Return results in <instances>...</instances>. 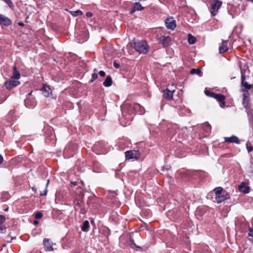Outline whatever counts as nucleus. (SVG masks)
<instances>
[{
    "instance_id": "f257e3e1",
    "label": "nucleus",
    "mask_w": 253,
    "mask_h": 253,
    "mask_svg": "<svg viewBox=\"0 0 253 253\" xmlns=\"http://www.w3.org/2000/svg\"><path fill=\"white\" fill-rule=\"evenodd\" d=\"M215 194V200L217 203H220L229 198L228 193L224 191L222 187H218L214 189Z\"/></svg>"
},
{
    "instance_id": "f03ea898",
    "label": "nucleus",
    "mask_w": 253,
    "mask_h": 253,
    "mask_svg": "<svg viewBox=\"0 0 253 253\" xmlns=\"http://www.w3.org/2000/svg\"><path fill=\"white\" fill-rule=\"evenodd\" d=\"M132 46L136 51L140 53L146 54L148 51V45L144 41L133 42Z\"/></svg>"
},
{
    "instance_id": "7ed1b4c3",
    "label": "nucleus",
    "mask_w": 253,
    "mask_h": 253,
    "mask_svg": "<svg viewBox=\"0 0 253 253\" xmlns=\"http://www.w3.org/2000/svg\"><path fill=\"white\" fill-rule=\"evenodd\" d=\"M205 93L206 95L216 99L220 103V106L223 108L225 105V97L220 94H216L209 90H205Z\"/></svg>"
},
{
    "instance_id": "20e7f679",
    "label": "nucleus",
    "mask_w": 253,
    "mask_h": 253,
    "mask_svg": "<svg viewBox=\"0 0 253 253\" xmlns=\"http://www.w3.org/2000/svg\"><path fill=\"white\" fill-rule=\"evenodd\" d=\"M221 5L222 2L219 0H214L212 1L211 4L210 12L213 16H215L217 14Z\"/></svg>"
},
{
    "instance_id": "39448f33",
    "label": "nucleus",
    "mask_w": 253,
    "mask_h": 253,
    "mask_svg": "<svg viewBox=\"0 0 253 253\" xmlns=\"http://www.w3.org/2000/svg\"><path fill=\"white\" fill-rule=\"evenodd\" d=\"M126 159H138L140 157V153L136 150L127 151L125 152Z\"/></svg>"
},
{
    "instance_id": "423d86ee",
    "label": "nucleus",
    "mask_w": 253,
    "mask_h": 253,
    "mask_svg": "<svg viewBox=\"0 0 253 253\" xmlns=\"http://www.w3.org/2000/svg\"><path fill=\"white\" fill-rule=\"evenodd\" d=\"M241 79V84L242 87V89L243 92H246V91H248L249 89H251L252 85V84H248V83L246 81V76L245 75V72H243V71H242Z\"/></svg>"
},
{
    "instance_id": "0eeeda50",
    "label": "nucleus",
    "mask_w": 253,
    "mask_h": 253,
    "mask_svg": "<svg viewBox=\"0 0 253 253\" xmlns=\"http://www.w3.org/2000/svg\"><path fill=\"white\" fill-rule=\"evenodd\" d=\"M19 84V81L15 79H13V78H10V79L8 81H7L4 83V85L7 89H11L14 87H15L17 85H18Z\"/></svg>"
},
{
    "instance_id": "6e6552de",
    "label": "nucleus",
    "mask_w": 253,
    "mask_h": 253,
    "mask_svg": "<svg viewBox=\"0 0 253 253\" xmlns=\"http://www.w3.org/2000/svg\"><path fill=\"white\" fill-rule=\"evenodd\" d=\"M165 25L168 29L173 30L176 27V22L173 18H169L166 19Z\"/></svg>"
},
{
    "instance_id": "1a4fd4ad",
    "label": "nucleus",
    "mask_w": 253,
    "mask_h": 253,
    "mask_svg": "<svg viewBox=\"0 0 253 253\" xmlns=\"http://www.w3.org/2000/svg\"><path fill=\"white\" fill-rule=\"evenodd\" d=\"M224 139L225 142L228 143H236L237 144L240 143V141L238 137L234 135L230 137H225Z\"/></svg>"
},
{
    "instance_id": "9d476101",
    "label": "nucleus",
    "mask_w": 253,
    "mask_h": 253,
    "mask_svg": "<svg viewBox=\"0 0 253 253\" xmlns=\"http://www.w3.org/2000/svg\"><path fill=\"white\" fill-rule=\"evenodd\" d=\"M43 244L46 251H52L53 250L52 242L49 239L44 238L43 241Z\"/></svg>"
},
{
    "instance_id": "9b49d317",
    "label": "nucleus",
    "mask_w": 253,
    "mask_h": 253,
    "mask_svg": "<svg viewBox=\"0 0 253 253\" xmlns=\"http://www.w3.org/2000/svg\"><path fill=\"white\" fill-rule=\"evenodd\" d=\"M175 91L174 89L172 90H169L168 88L164 90L163 96L164 98L168 100H171L173 98V92Z\"/></svg>"
},
{
    "instance_id": "f8f14e48",
    "label": "nucleus",
    "mask_w": 253,
    "mask_h": 253,
    "mask_svg": "<svg viewBox=\"0 0 253 253\" xmlns=\"http://www.w3.org/2000/svg\"><path fill=\"white\" fill-rule=\"evenodd\" d=\"M159 42H161L164 46L166 47L169 45L171 41V38L169 36H162L159 39Z\"/></svg>"
},
{
    "instance_id": "ddd939ff",
    "label": "nucleus",
    "mask_w": 253,
    "mask_h": 253,
    "mask_svg": "<svg viewBox=\"0 0 253 253\" xmlns=\"http://www.w3.org/2000/svg\"><path fill=\"white\" fill-rule=\"evenodd\" d=\"M11 23L10 20L2 14H0V24L5 26L10 25Z\"/></svg>"
},
{
    "instance_id": "4468645a",
    "label": "nucleus",
    "mask_w": 253,
    "mask_h": 253,
    "mask_svg": "<svg viewBox=\"0 0 253 253\" xmlns=\"http://www.w3.org/2000/svg\"><path fill=\"white\" fill-rule=\"evenodd\" d=\"M227 44L228 41H222L221 45L219 47V52L220 53H223L229 49V47Z\"/></svg>"
},
{
    "instance_id": "2eb2a0df",
    "label": "nucleus",
    "mask_w": 253,
    "mask_h": 253,
    "mask_svg": "<svg viewBox=\"0 0 253 253\" xmlns=\"http://www.w3.org/2000/svg\"><path fill=\"white\" fill-rule=\"evenodd\" d=\"M144 9V7L141 5L139 1L135 2L133 7L130 10V14H133L135 11H141Z\"/></svg>"
},
{
    "instance_id": "dca6fc26",
    "label": "nucleus",
    "mask_w": 253,
    "mask_h": 253,
    "mask_svg": "<svg viewBox=\"0 0 253 253\" xmlns=\"http://www.w3.org/2000/svg\"><path fill=\"white\" fill-rule=\"evenodd\" d=\"M25 104L27 107L31 108L35 106L36 102L34 99L27 97L25 100Z\"/></svg>"
},
{
    "instance_id": "f3484780",
    "label": "nucleus",
    "mask_w": 253,
    "mask_h": 253,
    "mask_svg": "<svg viewBox=\"0 0 253 253\" xmlns=\"http://www.w3.org/2000/svg\"><path fill=\"white\" fill-rule=\"evenodd\" d=\"M239 190L245 194L248 193L249 192V187L246 185L245 182H242L238 186Z\"/></svg>"
},
{
    "instance_id": "a211bd4d",
    "label": "nucleus",
    "mask_w": 253,
    "mask_h": 253,
    "mask_svg": "<svg viewBox=\"0 0 253 253\" xmlns=\"http://www.w3.org/2000/svg\"><path fill=\"white\" fill-rule=\"evenodd\" d=\"M42 90L43 95L45 97H48L51 93V90L48 86L46 85H43Z\"/></svg>"
},
{
    "instance_id": "6ab92c4d",
    "label": "nucleus",
    "mask_w": 253,
    "mask_h": 253,
    "mask_svg": "<svg viewBox=\"0 0 253 253\" xmlns=\"http://www.w3.org/2000/svg\"><path fill=\"white\" fill-rule=\"evenodd\" d=\"M112 84V80L111 76H108L103 83L104 86L106 87L110 86Z\"/></svg>"
},
{
    "instance_id": "aec40b11",
    "label": "nucleus",
    "mask_w": 253,
    "mask_h": 253,
    "mask_svg": "<svg viewBox=\"0 0 253 253\" xmlns=\"http://www.w3.org/2000/svg\"><path fill=\"white\" fill-rule=\"evenodd\" d=\"M11 78L16 80H18L20 78V73L17 71L16 66H14L13 67V74Z\"/></svg>"
},
{
    "instance_id": "412c9836",
    "label": "nucleus",
    "mask_w": 253,
    "mask_h": 253,
    "mask_svg": "<svg viewBox=\"0 0 253 253\" xmlns=\"http://www.w3.org/2000/svg\"><path fill=\"white\" fill-rule=\"evenodd\" d=\"M89 227V223L87 220H85L84 221L83 226L82 227V230L84 231H87Z\"/></svg>"
},
{
    "instance_id": "4be33fe9",
    "label": "nucleus",
    "mask_w": 253,
    "mask_h": 253,
    "mask_svg": "<svg viewBox=\"0 0 253 253\" xmlns=\"http://www.w3.org/2000/svg\"><path fill=\"white\" fill-rule=\"evenodd\" d=\"M203 127H204L205 131L207 133H209L211 132V126L208 123H205L203 125Z\"/></svg>"
},
{
    "instance_id": "5701e85b",
    "label": "nucleus",
    "mask_w": 253,
    "mask_h": 253,
    "mask_svg": "<svg viewBox=\"0 0 253 253\" xmlns=\"http://www.w3.org/2000/svg\"><path fill=\"white\" fill-rule=\"evenodd\" d=\"M248 239L253 243V229L251 227L249 229Z\"/></svg>"
},
{
    "instance_id": "b1692460",
    "label": "nucleus",
    "mask_w": 253,
    "mask_h": 253,
    "mask_svg": "<svg viewBox=\"0 0 253 253\" xmlns=\"http://www.w3.org/2000/svg\"><path fill=\"white\" fill-rule=\"evenodd\" d=\"M188 42L190 44H194L196 42V38L191 34L188 35Z\"/></svg>"
},
{
    "instance_id": "393cba45",
    "label": "nucleus",
    "mask_w": 253,
    "mask_h": 253,
    "mask_svg": "<svg viewBox=\"0 0 253 253\" xmlns=\"http://www.w3.org/2000/svg\"><path fill=\"white\" fill-rule=\"evenodd\" d=\"M250 96L249 93L248 92V91H246V92H244L243 94V104L244 105H246V99H249V97Z\"/></svg>"
},
{
    "instance_id": "a878e982",
    "label": "nucleus",
    "mask_w": 253,
    "mask_h": 253,
    "mask_svg": "<svg viewBox=\"0 0 253 253\" xmlns=\"http://www.w3.org/2000/svg\"><path fill=\"white\" fill-rule=\"evenodd\" d=\"M70 13L71 14L74 16H77L79 15H81L83 14V12L82 11L80 10H78L76 11H70Z\"/></svg>"
},
{
    "instance_id": "bb28decb",
    "label": "nucleus",
    "mask_w": 253,
    "mask_h": 253,
    "mask_svg": "<svg viewBox=\"0 0 253 253\" xmlns=\"http://www.w3.org/2000/svg\"><path fill=\"white\" fill-rule=\"evenodd\" d=\"M190 73L191 74H197L201 76V70L200 69H192Z\"/></svg>"
},
{
    "instance_id": "cd10ccee",
    "label": "nucleus",
    "mask_w": 253,
    "mask_h": 253,
    "mask_svg": "<svg viewBox=\"0 0 253 253\" xmlns=\"http://www.w3.org/2000/svg\"><path fill=\"white\" fill-rule=\"evenodd\" d=\"M94 73L92 74L91 82H93L97 78V70L96 69H94Z\"/></svg>"
},
{
    "instance_id": "c85d7f7f",
    "label": "nucleus",
    "mask_w": 253,
    "mask_h": 253,
    "mask_svg": "<svg viewBox=\"0 0 253 253\" xmlns=\"http://www.w3.org/2000/svg\"><path fill=\"white\" fill-rule=\"evenodd\" d=\"M240 69H241V73L242 74V71H243V72H245V74L246 71L248 69V66L246 64H244L243 66H242L241 65Z\"/></svg>"
},
{
    "instance_id": "c756f323",
    "label": "nucleus",
    "mask_w": 253,
    "mask_h": 253,
    "mask_svg": "<svg viewBox=\"0 0 253 253\" xmlns=\"http://www.w3.org/2000/svg\"><path fill=\"white\" fill-rule=\"evenodd\" d=\"M49 180H48L47 181L46 184L45 189L44 190L43 193H42V192L41 193V194H40L41 196H45V195H46L47 192V186H48V185L49 184Z\"/></svg>"
},
{
    "instance_id": "7c9ffc66",
    "label": "nucleus",
    "mask_w": 253,
    "mask_h": 253,
    "mask_svg": "<svg viewBox=\"0 0 253 253\" xmlns=\"http://www.w3.org/2000/svg\"><path fill=\"white\" fill-rule=\"evenodd\" d=\"M3 223H0V232L3 233L6 231V227L2 225Z\"/></svg>"
},
{
    "instance_id": "2f4dec72",
    "label": "nucleus",
    "mask_w": 253,
    "mask_h": 253,
    "mask_svg": "<svg viewBox=\"0 0 253 253\" xmlns=\"http://www.w3.org/2000/svg\"><path fill=\"white\" fill-rule=\"evenodd\" d=\"M246 148L248 152H251L253 150V147L252 146H249L247 143L246 144Z\"/></svg>"
},
{
    "instance_id": "473e14b6",
    "label": "nucleus",
    "mask_w": 253,
    "mask_h": 253,
    "mask_svg": "<svg viewBox=\"0 0 253 253\" xmlns=\"http://www.w3.org/2000/svg\"><path fill=\"white\" fill-rule=\"evenodd\" d=\"M42 216V214L41 212H37L35 215V217L37 219L41 218Z\"/></svg>"
},
{
    "instance_id": "72a5a7b5",
    "label": "nucleus",
    "mask_w": 253,
    "mask_h": 253,
    "mask_svg": "<svg viewBox=\"0 0 253 253\" xmlns=\"http://www.w3.org/2000/svg\"><path fill=\"white\" fill-rule=\"evenodd\" d=\"M5 220V218L3 215H0V223H3Z\"/></svg>"
},
{
    "instance_id": "f704fd0d",
    "label": "nucleus",
    "mask_w": 253,
    "mask_h": 253,
    "mask_svg": "<svg viewBox=\"0 0 253 253\" xmlns=\"http://www.w3.org/2000/svg\"><path fill=\"white\" fill-rule=\"evenodd\" d=\"M113 65L116 68H119L120 67V64L118 63L116 61H114L113 62Z\"/></svg>"
},
{
    "instance_id": "c9c22d12",
    "label": "nucleus",
    "mask_w": 253,
    "mask_h": 253,
    "mask_svg": "<svg viewBox=\"0 0 253 253\" xmlns=\"http://www.w3.org/2000/svg\"><path fill=\"white\" fill-rule=\"evenodd\" d=\"M99 74L101 77H104L105 76V73L103 71H100L99 72Z\"/></svg>"
},
{
    "instance_id": "e433bc0d",
    "label": "nucleus",
    "mask_w": 253,
    "mask_h": 253,
    "mask_svg": "<svg viewBox=\"0 0 253 253\" xmlns=\"http://www.w3.org/2000/svg\"><path fill=\"white\" fill-rule=\"evenodd\" d=\"M249 99H246V104L247 105H244L245 108L249 107Z\"/></svg>"
},
{
    "instance_id": "4c0bfd02",
    "label": "nucleus",
    "mask_w": 253,
    "mask_h": 253,
    "mask_svg": "<svg viewBox=\"0 0 253 253\" xmlns=\"http://www.w3.org/2000/svg\"><path fill=\"white\" fill-rule=\"evenodd\" d=\"M86 15L87 17H91L92 15V13L90 12H87L86 13Z\"/></svg>"
},
{
    "instance_id": "58836bf2",
    "label": "nucleus",
    "mask_w": 253,
    "mask_h": 253,
    "mask_svg": "<svg viewBox=\"0 0 253 253\" xmlns=\"http://www.w3.org/2000/svg\"><path fill=\"white\" fill-rule=\"evenodd\" d=\"M3 159L2 155L0 154V164H1L3 162Z\"/></svg>"
},
{
    "instance_id": "ea45409f",
    "label": "nucleus",
    "mask_w": 253,
    "mask_h": 253,
    "mask_svg": "<svg viewBox=\"0 0 253 253\" xmlns=\"http://www.w3.org/2000/svg\"><path fill=\"white\" fill-rule=\"evenodd\" d=\"M6 2L9 4V3H11L12 4V2L11 1H10V0H6Z\"/></svg>"
},
{
    "instance_id": "a19ab883",
    "label": "nucleus",
    "mask_w": 253,
    "mask_h": 253,
    "mask_svg": "<svg viewBox=\"0 0 253 253\" xmlns=\"http://www.w3.org/2000/svg\"><path fill=\"white\" fill-rule=\"evenodd\" d=\"M34 223L35 224H38L39 223V221H37V220H35Z\"/></svg>"
},
{
    "instance_id": "79ce46f5",
    "label": "nucleus",
    "mask_w": 253,
    "mask_h": 253,
    "mask_svg": "<svg viewBox=\"0 0 253 253\" xmlns=\"http://www.w3.org/2000/svg\"><path fill=\"white\" fill-rule=\"evenodd\" d=\"M132 245H133L134 247H136V248H140L139 247L136 246L134 243H132Z\"/></svg>"
},
{
    "instance_id": "37998d69",
    "label": "nucleus",
    "mask_w": 253,
    "mask_h": 253,
    "mask_svg": "<svg viewBox=\"0 0 253 253\" xmlns=\"http://www.w3.org/2000/svg\"><path fill=\"white\" fill-rule=\"evenodd\" d=\"M139 107V104H137V105H135V108L136 109V108H137V107Z\"/></svg>"
},
{
    "instance_id": "c03bdc74",
    "label": "nucleus",
    "mask_w": 253,
    "mask_h": 253,
    "mask_svg": "<svg viewBox=\"0 0 253 253\" xmlns=\"http://www.w3.org/2000/svg\"><path fill=\"white\" fill-rule=\"evenodd\" d=\"M247 1H253V0H247Z\"/></svg>"
},
{
    "instance_id": "a18cd8bd",
    "label": "nucleus",
    "mask_w": 253,
    "mask_h": 253,
    "mask_svg": "<svg viewBox=\"0 0 253 253\" xmlns=\"http://www.w3.org/2000/svg\"><path fill=\"white\" fill-rule=\"evenodd\" d=\"M32 92L28 94V95L30 96L31 95Z\"/></svg>"
},
{
    "instance_id": "49530a36",
    "label": "nucleus",
    "mask_w": 253,
    "mask_h": 253,
    "mask_svg": "<svg viewBox=\"0 0 253 253\" xmlns=\"http://www.w3.org/2000/svg\"><path fill=\"white\" fill-rule=\"evenodd\" d=\"M4 211H8V209H5Z\"/></svg>"
},
{
    "instance_id": "de8ad7c7",
    "label": "nucleus",
    "mask_w": 253,
    "mask_h": 253,
    "mask_svg": "<svg viewBox=\"0 0 253 253\" xmlns=\"http://www.w3.org/2000/svg\"><path fill=\"white\" fill-rule=\"evenodd\" d=\"M126 119H127V118ZM131 119H132L131 118H128V119H129V120H131Z\"/></svg>"
},
{
    "instance_id": "09e8293b",
    "label": "nucleus",
    "mask_w": 253,
    "mask_h": 253,
    "mask_svg": "<svg viewBox=\"0 0 253 253\" xmlns=\"http://www.w3.org/2000/svg\"><path fill=\"white\" fill-rule=\"evenodd\" d=\"M172 86L174 85V84H172L171 85Z\"/></svg>"
},
{
    "instance_id": "8fccbe9b",
    "label": "nucleus",
    "mask_w": 253,
    "mask_h": 253,
    "mask_svg": "<svg viewBox=\"0 0 253 253\" xmlns=\"http://www.w3.org/2000/svg\"><path fill=\"white\" fill-rule=\"evenodd\" d=\"M123 110H124V108L123 109ZM122 114H124V111H123Z\"/></svg>"
},
{
    "instance_id": "3c124183",
    "label": "nucleus",
    "mask_w": 253,
    "mask_h": 253,
    "mask_svg": "<svg viewBox=\"0 0 253 253\" xmlns=\"http://www.w3.org/2000/svg\"><path fill=\"white\" fill-rule=\"evenodd\" d=\"M20 25H23V24H19Z\"/></svg>"
}]
</instances>
